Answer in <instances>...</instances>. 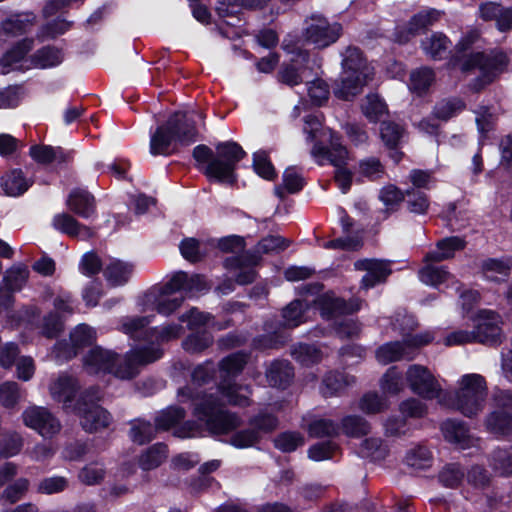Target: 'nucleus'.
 Returning a JSON list of instances; mask_svg holds the SVG:
<instances>
[{
	"mask_svg": "<svg viewBox=\"0 0 512 512\" xmlns=\"http://www.w3.org/2000/svg\"><path fill=\"white\" fill-rule=\"evenodd\" d=\"M162 351L158 345L134 349L124 359L115 352L96 346L83 357V367L89 374L112 373L121 379L133 378L138 372V366L158 360Z\"/></svg>",
	"mask_w": 512,
	"mask_h": 512,
	"instance_id": "1",
	"label": "nucleus"
},
{
	"mask_svg": "<svg viewBox=\"0 0 512 512\" xmlns=\"http://www.w3.org/2000/svg\"><path fill=\"white\" fill-rule=\"evenodd\" d=\"M196 117L202 118L195 112H176L165 124L160 125L151 134L149 150L153 156L169 155L178 146H188L197 140Z\"/></svg>",
	"mask_w": 512,
	"mask_h": 512,
	"instance_id": "2",
	"label": "nucleus"
},
{
	"mask_svg": "<svg viewBox=\"0 0 512 512\" xmlns=\"http://www.w3.org/2000/svg\"><path fill=\"white\" fill-rule=\"evenodd\" d=\"M246 153L235 142H223L216 146V156L206 145H198L193 149V157L199 164H207L204 174L221 183L234 184L237 180L235 173L237 164Z\"/></svg>",
	"mask_w": 512,
	"mask_h": 512,
	"instance_id": "3",
	"label": "nucleus"
},
{
	"mask_svg": "<svg viewBox=\"0 0 512 512\" xmlns=\"http://www.w3.org/2000/svg\"><path fill=\"white\" fill-rule=\"evenodd\" d=\"M488 385L485 378L477 373L462 375L457 381V390L452 398L445 394L440 405L453 408L465 417H476L485 407Z\"/></svg>",
	"mask_w": 512,
	"mask_h": 512,
	"instance_id": "4",
	"label": "nucleus"
},
{
	"mask_svg": "<svg viewBox=\"0 0 512 512\" xmlns=\"http://www.w3.org/2000/svg\"><path fill=\"white\" fill-rule=\"evenodd\" d=\"M342 72L334 94L342 100H350L359 94L373 77V68L357 47H347L342 53Z\"/></svg>",
	"mask_w": 512,
	"mask_h": 512,
	"instance_id": "5",
	"label": "nucleus"
},
{
	"mask_svg": "<svg viewBox=\"0 0 512 512\" xmlns=\"http://www.w3.org/2000/svg\"><path fill=\"white\" fill-rule=\"evenodd\" d=\"M508 62L507 56L501 51L476 53L469 56L462 63L461 69L463 71H470L476 68L479 70V75L475 78L471 87L475 91H480L506 71Z\"/></svg>",
	"mask_w": 512,
	"mask_h": 512,
	"instance_id": "6",
	"label": "nucleus"
},
{
	"mask_svg": "<svg viewBox=\"0 0 512 512\" xmlns=\"http://www.w3.org/2000/svg\"><path fill=\"white\" fill-rule=\"evenodd\" d=\"M195 415L205 422L207 429L213 434H226L241 424V420L235 414L223 410L213 396L197 404Z\"/></svg>",
	"mask_w": 512,
	"mask_h": 512,
	"instance_id": "7",
	"label": "nucleus"
},
{
	"mask_svg": "<svg viewBox=\"0 0 512 512\" xmlns=\"http://www.w3.org/2000/svg\"><path fill=\"white\" fill-rule=\"evenodd\" d=\"M100 398L99 389L91 388L81 396L74 408L80 417L82 428L87 432H96L108 427L111 423L110 413L95 403Z\"/></svg>",
	"mask_w": 512,
	"mask_h": 512,
	"instance_id": "8",
	"label": "nucleus"
},
{
	"mask_svg": "<svg viewBox=\"0 0 512 512\" xmlns=\"http://www.w3.org/2000/svg\"><path fill=\"white\" fill-rule=\"evenodd\" d=\"M341 33V24L331 23L322 14L318 13L306 17L302 28L304 41L321 49L335 43Z\"/></svg>",
	"mask_w": 512,
	"mask_h": 512,
	"instance_id": "9",
	"label": "nucleus"
},
{
	"mask_svg": "<svg viewBox=\"0 0 512 512\" xmlns=\"http://www.w3.org/2000/svg\"><path fill=\"white\" fill-rule=\"evenodd\" d=\"M406 382L410 390L423 399H438L439 403L440 399H444L445 394L440 383L425 366L410 365L406 371Z\"/></svg>",
	"mask_w": 512,
	"mask_h": 512,
	"instance_id": "10",
	"label": "nucleus"
},
{
	"mask_svg": "<svg viewBox=\"0 0 512 512\" xmlns=\"http://www.w3.org/2000/svg\"><path fill=\"white\" fill-rule=\"evenodd\" d=\"M432 339V335L427 332L421 335L405 338L402 342L396 341L386 343L376 350V359L383 365L399 361L403 358L412 359V357L408 355L407 349L410 347H418L428 344Z\"/></svg>",
	"mask_w": 512,
	"mask_h": 512,
	"instance_id": "11",
	"label": "nucleus"
},
{
	"mask_svg": "<svg viewBox=\"0 0 512 512\" xmlns=\"http://www.w3.org/2000/svg\"><path fill=\"white\" fill-rule=\"evenodd\" d=\"M24 424L44 438H51L61 430L60 421L46 408L33 406L22 414Z\"/></svg>",
	"mask_w": 512,
	"mask_h": 512,
	"instance_id": "12",
	"label": "nucleus"
},
{
	"mask_svg": "<svg viewBox=\"0 0 512 512\" xmlns=\"http://www.w3.org/2000/svg\"><path fill=\"white\" fill-rule=\"evenodd\" d=\"M320 310L321 316L331 319L343 314H351L359 311L363 301L359 298H351L346 302L343 298L337 297L333 292H326L314 300Z\"/></svg>",
	"mask_w": 512,
	"mask_h": 512,
	"instance_id": "13",
	"label": "nucleus"
},
{
	"mask_svg": "<svg viewBox=\"0 0 512 512\" xmlns=\"http://www.w3.org/2000/svg\"><path fill=\"white\" fill-rule=\"evenodd\" d=\"M357 271H364L361 279V288L368 290L377 284L386 281L391 274L390 262L380 259H361L354 263Z\"/></svg>",
	"mask_w": 512,
	"mask_h": 512,
	"instance_id": "14",
	"label": "nucleus"
},
{
	"mask_svg": "<svg viewBox=\"0 0 512 512\" xmlns=\"http://www.w3.org/2000/svg\"><path fill=\"white\" fill-rule=\"evenodd\" d=\"M477 342L492 344L501 338V317L492 310H481L475 318Z\"/></svg>",
	"mask_w": 512,
	"mask_h": 512,
	"instance_id": "15",
	"label": "nucleus"
},
{
	"mask_svg": "<svg viewBox=\"0 0 512 512\" xmlns=\"http://www.w3.org/2000/svg\"><path fill=\"white\" fill-rule=\"evenodd\" d=\"M168 289L178 290L184 297H194L205 293L210 285L203 275L191 274L179 271L168 282Z\"/></svg>",
	"mask_w": 512,
	"mask_h": 512,
	"instance_id": "16",
	"label": "nucleus"
},
{
	"mask_svg": "<svg viewBox=\"0 0 512 512\" xmlns=\"http://www.w3.org/2000/svg\"><path fill=\"white\" fill-rule=\"evenodd\" d=\"M33 40L23 39L8 50L0 59V66L3 74L12 70H26L31 68L30 57L26 54L32 49Z\"/></svg>",
	"mask_w": 512,
	"mask_h": 512,
	"instance_id": "17",
	"label": "nucleus"
},
{
	"mask_svg": "<svg viewBox=\"0 0 512 512\" xmlns=\"http://www.w3.org/2000/svg\"><path fill=\"white\" fill-rule=\"evenodd\" d=\"M312 156L323 164L324 160H328L336 168L344 167L348 160V151L341 145L338 135L330 132V148L315 144L312 151Z\"/></svg>",
	"mask_w": 512,
	"mask_h": 512,
	"instance_id": "18",
	"label": "nucleus"
},
{
	"mask_svg": "<svg viewBox=\"0 0 512 512\" xmlns=\"http://www.w3.org/2000/svg\"><path fill=\"white\" fill-rule=\"evenodd\" d=\"M260 260L258 255L252 254L251 252H245L238 256L228 257L225 260V266L227 268L239 269V273L236 276V282L240 285H246L252 283L256 278V272L253 269Z\"/></svg>",
	"mask_w": 512,
	"mask_h": 512,
	"instance_id": "19",
	"label": "nucleus"
},
{
	"mask_svg": "<svg viewBox=\"0 0 512 512\" xmlns=\"http://www.w3.org/2000/svg\"><path fill=\"white\" fill-rule=\"evenodd\" d=\"M52 226L61 233L81 240L89 239L93 236V231L90 227L79 223L68 213L56 214L52 219Z\"/></svg>",
	"mask_w": 512,
	"mask_h": 512,
	"instance_id": "20",
	"label": "nucleus"
},
{
	"mask_svg": "<svg viewBox=\"0 0 512 512\" xmlns=\"http://www.w3.org/2000/svg\"><path fill=\"white\" fill-rule=\"evenodd\" d=\"M151 316L125 317L121 321L120 330L134 339L152 341L156 328H148Z\"/></svg>",
	"mask_w": 512,
	"mask_h": 512,
	"instance_id": "21",
	"label": "nucleus"
},
{
	"mask_svg": "<svg viewBox=\"0 0 512 512\" xmlns=\"http://www.w3.org/2000/svg\"><path fill=\"white\" fill-rule=\"evenodd\" d=\"M440 16L441 12L433 8L420 11L410 19L407 24L406 33L400 34L398 40L400 42L408 41L410 37L419 34L421 31L437 22Z\"/></svg>",
	"mask_w": 512,
	"mask_h": 512,
	"instance_id": "22",
	"label": "nucleus"
},
{
	"mask_svg": "<svg viewBox=\"0 0 512 512\" xmlns=\"http://www.w3.org/2000/svg\"><path fill=\"white\" fill-rule=\"evenodd\" d=\"M66 204L70 211L84 219L91 218L96 211L94 197L83 189L72 190Z\"/></svg>",
	"mask_w": 512,
	"mask_h": 512,
	"instance_id": "23",
	"label": "nucleus"
},
{
	"mask_svg": "<svg viewBox=\"0 0 512 512\" xmlns=\"http://www.w3.org/2000/svg\"><path fill=\"white\" fill-rule=\"evenodd\" d=\"M465 246V239L459 236L444 238L437 242L435 250L425 255L424 261L440 262L450 259L454 256L455 252L463 250Z\"/></svg>",
	"mask_w": 512,
	"mask_h": 512,
	"instance_id": "24",
	"label": "nucleus"
},
{
	"mask_svg": "<svg viewBox=\"0 0 512 512\" xmlns=\"http://www.w3.org/2000/svg\"><path fill=\"white\" fill-rule=\"evenodd\" d=\"M134 264L120 259H111L103 274L107 282L114 287L126 284L134 272Z\"/></svg>",
	"mask_w": 512,
	"mask_h": 512,
	"instance_id": "25",
	"label": "nucleus"
},
{
	"mask_svg": "<svg viewBox=\"0 0 512 512\" xmlns=\"http://www.w3.org/2000/svg\"><path fill=\"white\" fill-rule=\"evenodd\" d=\"M441 431L444 438L459 449H466L473 446L474 440L471 438L468 429L462 422L447 420L441 425Z\"/></svg>",
	"mask_w": 512,
	"mask_h": 512,
	"instance_id": "26",
	"label": "nucleus"
},
{
	"mask_svg": "<svg viewBox=\"0 0 512 512\" xmlns=\"http://www.w3.org/2000/svg\"><path fill=\"white\" fill-rule=\"evenodd\" d=\"M78 390L77 380L71 376H60L50 386V393L54 400L62 402L65 409L70 408L75 393Z\"/></svg>",
	"mask_w": 512,
	"mask_h": 512,
	"instance_id": "27",
	"label": "nucleus"
},
{
	"mask_svg": "<svg viewBox=\"0 0 512 512\" xmlns=\"http://www.w3.org/2000/svg\"><path fill=\"white\" fill-rule=\"evenodd\" d=\"M450 46V40L441 32H434L421 41L423 52L433 60L443 59L448 53Z\"/></svg>",
	"mask_w": 512,
	"mask_h": 512,
	"instance_id": "28",
	"label": "nucleus"
},
{
	"mask_svg": "<svg viewBox=\"0 0 512 512\" xmlns=\"http://www.w3.org/2000/svg\"><path fill=\"white\" fill-rule=\"evenodd\" d=\"M293 376V368L288 361L284 360L272 362L266 371L267 381L273 387L285 388Z\"/></svg>",
	"mask_w": 512,
	"mask_h": 512,
	"instance_id": "29",
	"label": "nucleus"
},
{
	"mask_svg": "<svg viewBox=\"0 0 512 512\" xmlns=\"http://www.w3.org/2000/svg\"><path fill=\"white\" fill-rule=\"evenodd\" d=\"M64 59L61 49L46 46L37 50L31 57V68L46 69L59 65Z\"/></svg>",
	"mask_w": 512,
	"mask_h": 512,
	"instance_id": "30",
	"label": "nucleus"
},
{
	"mask_svg": "<svg viewBox=\"0 0 512 512\" xmlns=\"http://www.w3.org/2000/svg\"><path fill=\"white\" fill-rule=\"evenodd\" d=\"M35 16L33 14H16L1 23L0 32L7 36L16 37L26 33L33 26Z\"/></svg>",
	"mask_w": 512,
	"mask_h": 512,
	"instance_id": "31",
	"label": "nucleus"
},
{
	"mask_svg": "<svg viewBox=\"0 0 512 512\" xmlns=\"http://www.w3.org/2000/svg\"><path fill=\"white\" fill-rule=\"evenodd\" d=\"M419 279L422 283L430 286H439L444 283H455V278L443 266H434L426 264L418 272Z\"/></svg>",
	"mask_w": 512,
	"mask_h": 512,
	"instance_id": "32",
	"label": "nucleus"
},
{
	"mask_svg": "<svg viewBox=\"0 0 512 512\" xmlns=\"http://www.w3.org/2000/svg\"><path fill=\"white\" fill-rule=\"evenodd\" d=\"M354 382L355 378L353 376L341 372H330L323 379L321 393L325 397H331L339 394Z\"/></svg>",
	"mask_w": 512,
	"mask_h": 512,
	"instance_id": "33",
	"label": "nucleus"
},
{
	"mask_svg": "<svg viewBox=\"0 0 512 512\" xmlns=\"http://www.w3.org/2000/svg\"><path fill=\"white\" fill-rule=\"evenodd\" d=\"M184 296L176 289H168V283L162 288L155 309L159 314L170 315L183 303Z\"/></svg>",
	"mask_w": 512,
	"mask_h": 512,
	"instance_id": "34",
	"label": "nucleus"
},
{
	"mask_svg": "<svg viewBox=\"0 0 512 512\" xmlns=\"http://www.w3.org/2000/svg\"><path fill=\"white\" fill-rule=\"evenodd\" d=\"M31 185V181L26 179L21 170H12L2 177L1 186L8 196H19L23 194Z\"/></svg>",
	"mask_w": 512,
	"mask_h": 512,
	"instance_id": "35",
	"label": "nucleus"
},
{
	"mask_svg": "<svg viewBox=\"0 0 512 512\" xmlns=\"http://www.w3.org/2000/svg\"><path fill=\"white\" fill-rule=\"evenodd\" d=\"M28 269L23 265H15L9 268L1 281V291H19L27 282Z\"/></svg>",
	"mask_w": 512,
	"mask_h": 512,
	"instance_id": "36",
	"label": "nucleus"
},
{
	"mask_svg": "<svg viewBox=\"0 0 512 512\" xmlns=\"http://www.w3.org/2000/svg\"><path fill=\"white\" fill-rule=\"evenodd\" d=\"M70 340L73 350L66 356L67 359L77 354L76 349L91 345L96 340V332L86 324H80L71 332Z\"/></svg>",
	"mask_w": 512,
	"mask_h": 512,
	"instance_id": "37",
	"label": "nucleus"
},
{
	"mask_svg": "<svg viewBox=\"0 0 512 512\" xmlns=\"http://www.w3.org/2000/svg\"><path fill=\"white\" fill-rule=\"evenodd\" d=\"M486 427L496 435H511L512 416L503 411H494L487 417Z\"/></svg>",
	"mask_w": 512,
	"mask_h": 512,
	"instance_id": "38",
	"label": "nucleus"
},
{
	"mask_svg": "<svg viewBox=\"0 0 512 512\" xmlns=\"http://www.w3.org/2000/svg\"><path fill=\"white\" fill-rule=\"evenodd\" d=\"M167 447L158 443L147 449L139 459V465L143 470L157 468L167 457Z\"/></svg>",
	"mask_w": 512,
	"mask_h": 512,
	"instance_id": "39",
	"label": "nucleus"
},
{
	"mask_svg": "<svg viewBox=\"0 0 512 512\" xmlns=\"http://www.w3.org/2000/svg\"><path fill=\"white\" fill-rule=\"evenodd\" d=\"M308 305L301 300H294L282 311L283 324L287 327H297L306 321L305 310Z\"/></svg>",
	"mask_w": 512,
	"mask_h": 512,
	"instance_id": "40",
	"label": "nucleus"
},
{
	"mask_svg": "<svg viewBox=\"0 0 512 512\" xmlns=\"http://www.w3.org/2000/svg\"><path fill=\"white\" fill-rule=\"evenodd\" d=\"M434 80V71L427 67H421L411 72L409 87L413 92L422 94L429 89Z\"/></svg>",
	"mask_w": 512,
	"mask_h": 512,
	"instance_id": "41",
	"label": "nucleus"
},
{
	"mask_svg": "<svg viewBox=\"0 0 512 512\" xmlns=\"http://www.w3.org/2000/svg\"><path fill=\"white\" fill-rule=\"evenodd\" d=\"M106 476V469L101 462L85 465L78 473V480L87 486L99 485Z\"/></svg>",
	"mask_w": 512,
	"mask_h": 512,
	"instance_id": "42",
	"label": "nucleus"
},
{
	"mask_svg": "<svg viewBox=\"0 0 512 512\" xmlns=\"http://www.w3.org/2000/svg\"><path fill=\"white\" fill-rule=\"evenodd\" d=\"M220 391L229 404L238 406L249 405L250 390L247 386H240L236 384L226 385L222 383Z\"/></svg>",
	"mask_w": 512,
	"mask_h": 512,
	"instance_id": "43",
	"label": "nucleus"
},
{
	"mask_svg": "<svg viewBox=\"0 0 512 512\" xmlns=\"http://www.w3.org/2000/svg\"><path fill=\"white\" fill-rule=\"evenodd\" d=\"M248 361V355L242 352L233 353L220 362V372L223 378L239 374Z\"/></svg>",
	"mask_w": 512,
	"mask_h": 512,
	"instance_id": "44",
	"label": "nucleus"
},
{
	"mask_svg": "<svg viewBox=\"0 0 512 512\" xmlns=\"http://www.w3.org/2000/svg\"><path fill=\"white\" fill-rule=\"evenodd\" d=\"M304 181L301 175L294 168H287L283 174L282 186L275 187V194L283 199L285 191L288 193H297L303 188Z\"/></svg>",
	"mask_w": 512,
	"mask_h": 512,
	"instance_id": "45",
	"label": "nucleus"
},
{
	"mask_svg": "<svg viewBox=\"0 0 512 512\" xmlns=\"http://www.w3.org/2000/svg\"><path fill=\"white\" fill-rule=\"evenodd\" d=\"M30 155L39 163L49 164L53 162H64L66 155L59 147L51 146H33L30 149Z\"/></svg>",
	"mask_w": 512,
	"mask_h": 512,
	"instance_id": "46",
	"label": "nucleus"
},
{
	"mask_svg": "<svg viewBox=\"0 0 512 512\" xmlns=\"http://www.w3.org/2000/svg\"><path fill=\"white\" fill-rule=\"evenodd\" d=\"M463 108L464 104L460 99H444L435 105L432 116L435 119L447 121L462 111Z\"/></svg>",
	"mask_w": 512,
	"mask_h": 512,
	"instance_id": "47",
	"label": "nucleus"
},
{
	"mask_svg": "<svg viewBox=\"0 0 512 512\" xmlns=\"http://www.w3.org/2000/svg\"><path fill=\"white\" fill-rule=\"evenodd\" d=\"M292 355L302 365H312L321 361L322 353L314 345L299 344L293 348Z\"/></svg>",
	"mask_w": 512,
	"mask_h": 512,
	"instance_id": "48",
	"label": "nucleus"
},
{
	"mask_svg": "<svg viewBox=\"0 0 512 512\" xmlns=\"http://www.w3.org/2000/svg\"><path fill=\"white\" fill-rule=\"evenodd\" d=\"M289 245L290 241L288 239L279 235H269L257 244L253 254L260 257V254L277 253L285 250Z\"/></svg>",
	"mask_w": 512,
	"mask_h": 512,
	"instance_id": "49",
	"label": "nucleus"
},
{
	"mask_svg": "<svg viewBox=\"0 0 512 512\" xmlns=\"http://www.w3.org/2000/svg\"><path fill=\"white\" fill-rule=\"evenodd\" d=\"M362 112L369 121L377 122L386 113V105L377 95L370 94L362 104Z\"/></svg>",
	"mask_w": 512,
	"mask_h": 512,
	"instance_id": "50",
	"label": "nucleus"
},
{
	"mask_svg": "<svg viewBox=\"0 0 512 512\" xmlns=\"http://www.w3.org/2000/svg\"><path fill=\"white\" fill-rule=\"evenodd\" d=\"M381 389L384 393L396 395L404 388L402 373L396 367L389 368L381 379Z\"/></svg>",
	"mask_w": 512,
	"mask_h": 512,
	"instance_id": "51",
	"label": "nucleus"
},
{
	"mask_svg": "<svg viewBox=\"0 0 512 512\" xmlns=\"http://www.w3.org/2000/svg\"><path fill=\"white\" fill-rule=\"evenodd\" d=\"M380 135L388 147H395L399 144L404 135V129L392 121H383L380 127Z\"/></svg>",
	"mask_w": 512,
	"mask_h": 512,
	"instance_id": "52",
	"label": "nucleus"
},
{
	"mask_svg": "<svg viewBox=\"0 0 512 512\" xmlns=\"http://www.w3.org/2000/svg\"><path fill=\"white\" fill-rule=\"evenodd\" d=\"M274 445L282 452H292L304 445V438L299 432H283L275 437Z\"/></svg>",
	"mask_w": 512,
	"mask_h": 512,
	"instance_id": "53",
	"label": "nucleus"
},
{
	"mask_svg": "<svg viewBox=\"0 0 512 512\" xmlns=\"http://www.w3.org/2000/svg\"><path fill=\"white\" fill-rule=\"evenodd\" d=\"M249 425L261 438L263 434L271 433L277 428L278 420L272 414L259 413L250 419Z\"/></svg>",
	"mask_w": 512,
	"mask_h": 512,
	"instance_id": "54",
	"label": "nucleus"
},
{
	"mask_svg": "<svg viewBox=\"0 0 512 512\" xmlns=\"http://www.w3.org/2000/svg\"><path fill=\"white\" fill-rule=\"evenodd\" d=\"M338 431V425L329 419L314 420L308 427L309 435L314 438L333 437Z\"/></svg>",
	"mask_w": 512,
	"mask_h": 512,
	"instance_id": "55",
	"label": "nucleus"
},
{
	"mask_svg": "<svg viewBox=\"0 0 512 512\" xmlns=\"http://www.w3.org/2000/svg\"><path fill=\"white\" fill-rule=\"evenodd\" d=\"M185 416V412L179 407H169L162 411L156 418V429L168 430Z\"/></svg>",
	"mask_w": 512,
	"mask_h": 512,
	"instance_id": "56",
	"label": "nucleus"
},
{
	"mask_svg": "<svg viewBox=\"0 0 512 512\" xmlns=\"http://www.w3.org/2000/svg\"><path fill=\"white\" fill-rule=\"evenodd\" d=\"M213 343V337L207 332L192 334L182 343L185 351L189 353L202 352Z\"/></svg>",
	"mask_w": 512,
	"mask_h": 512,
	"instance_id": "57",
	"label": "nucleus"
},
{
	"mask_svg": "<svg viewBox=\"0 0 512 512\" xmlns=\"http://www.w3.org/2000/svg\"><path fill=\"white\" fill-rule=\"evenodd\" d=\"M357 172L370 180H376L383 176L384 167L375 157H369L359 162Z\"/></svg>",
	"mask_w": 512,
	"mask_h": 512,
	"instance_id": "58",
	"label": "nucleus"
},
{
	"mask_svg": "<svg viewBox=\"0 0 512 512\" xmlns=\"http://www.w3.org/2000/svg\"><path fill=\"white\" fill-rule=\"evenodd\" d=\"M344 433L348 436L359 437L366 435L369 430V424L359 416H347L342 421Z\"/></svg>",
	"mask_w": 512,
	"mask_h": 512,
	"instance_id": "59",
	"label": "nucleus"
},
{
	"mask_svg": "<svg viewBox=\"0 0 512 512\" xmlns=\"http://www.w3.org/2000/svg\"><path fill=\"white\" fill-rule=\"evenodd\" d=\"M155 430L156 429L151 425V423L143 420H136L132 423L130 432L131 439L135 443L144 444L154 437Z\"/></svg>",
	"mask_w": 512,
	"mask_h": 512,
	"instance_id": "60",
	"label": "nucleus"
},
{
	"mask_svg": "<svg viewBox=\"0 0 512 512\" xmlns=\"http://www.w3.org/2000/svg\"><path fill=\"white\" fill-rule=\"evenodd\" d=\"M483 271L486 279L498 281L508 276L510 268L501 260L489 259L484 262Z\"/></svg>",
	"mask_w": 512,
	"mask_h": 512,
	"instance_id": "61",
	"label": "nucleus"
},
{
	"mask_svg": "<svg viewBox=\"0 0 512 512\" xmlns=\"http://www.w3.org/2000/svg\"><path fill=\"white\" fill-rule=\"evenodd\" d=\"M28 488L29 481L25 478H20L13 484L6 487V489L2 493L1 498L10 504H13L19 501L24 496Z\"/></svg>",
	"mask_w": 512,
	"mask_h": 512,
	"instance_id": "62",
	"label": "nucleus"
},
{
	"mask_svg": "<svg viewBox=\"0 0 512 512\" xmlns=\"http://www.w3.org/2000/svg\"><path fill=\"white\" fill-rule=\"evenodd\" d=\"M359 408L368 414L378 413L387 408V402L376 393H367L360 399Z\"/></svg>",
	"mask_w": 512,
	"mask_h": 512,
	"instance_id": "63",
	"label": "nucleus"
},
{
	"mask_svg": "<svg viewBox=\"0 0 512 512\" xmlns=\"http://www.w3.org/2000/svg\"><path fill=\"white\" fill-rule=\"evenodd\" d=\"M407 464L416 469H425L431 464V453L425 447H417L408 452Z\"/></svg>",
	"mask_w": 512,
	"mask_h": 512,
	"instance_id": "64",
	"label": "nucleus"
}]
</instances>
